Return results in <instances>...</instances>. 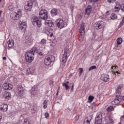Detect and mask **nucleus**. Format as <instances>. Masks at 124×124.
Here are the masks:
<instances>
[{"instance_id": "obj_7", "label": "nucleus", "mask_w": 124, "mask_h": 124, "mask_svg": "<svg viewBox=\"0 0 124 124\" xmlns=\"http://www.w3.org/2000/svg\"><path fill=\"white\" fill-rule=\"evenodd\" d=\"M39 16L41 19L47 20L48 19V11L46 10H41L39 12Z\"/></svg>"}, {"instance_id": "obj_51", "label": "nucleus", "mask_w": 124, "mask_h": 124, "mask_svg": "<svg viewBox=\"0 0 124 124\" xmlns=\"http://www.w3.org/2000/svg\"><path fill=\"white\" fill-rule=\"evenodd\" d=\"M43 108L44 109H46L47 108V105H44Z\"/></svg>"}, {"instance_id": "obj_4", "label": "nucleus", "mask_w": 124, "mask_h": 124, "mask_svg": "<svg viewBox=\"0 0 124 124\" xmlns=\"http://www.w3.org/2000/svg\"><path fill=\"white\" fill-rule=\"evenodd\" d=\"M23 15V12L22 10L19 9L17 11V12H14L11 14L10 17L12 20H18L19 18H21Z\"/></svg>"}, {"instance_id": "obj_20", "label": "nucleus", "mask_w": 124, "mask_h": 124, "mask_svg": "<svg viewBox=\"0 0 124 124\" xmlns=\"http://www.w3.org/2000/svg\"><path fill=\"white\" fill-rule=\"evenodd\" d=\"M92 10L93 9L92 8V6L88 5L85 10V14L86 15H90V14H91V13H92Z\"/></svg>"}, {"instance_id": "obj_16", "label": "nucleus", "mask_w": 124, "mask_h": 124, "mask_svg": "<svg viewBox=\"0 0 124 124\" xmlns=\"http://www.w3.org/2000/svg\"><path fill=\"white\" fill-rule=\"evenodd\" d=\"M0 110L2 112H6L8 110V106L7 104H2L0 105Z\"/></svg>"}, {"instance_id": "obj_3", "label": "nucleus", "mask_w": 124, "mask_h": 124, "mask_svg": "<svg viewBox=\"0 0 124 124\" xmlns=\"http://www.w3.org/2000/svg\"><path fill=\"white\" fill-rule=\"evenodd\" d=\"M31 22L33 25H34L35 27H37L38 28H41V26H42V23L41 22V18H40L39 17H32L31 19Z\"/></svg>"}, {"instance_id": "obj_44", "label": "nucleus", "mask_w": 124, "mask_h": 124, "mask_svg": "<svg viewBox=\"0 0 124 124\" xmlns=\"http://www.w3.org/2000/svg\"><path fill=\"white\" fill-rule=\"evenodd\" d=\"M48 103V102L47 101V100H45L43 102V105H47Z\"/></svg>"}, {"instance_id": "obj_54", "label": "nucleus", "mask_w": 124, "mask_h": 124, "mask_svg": "<svg viewBox=\"0 0 124 124\" xmlns=\"http://www.w3.org/2000/svg\"><path fill=\"white\" fill-rule=\"evenodd\" d=\"M122 120L124 119V115H123V116H121V119L122 120Z\"/></svg>"}, {"instance_id": "obj_42", "label": "nucleus", "mask_w": 124, "mask_h": 124, "mask_svg": "<svg viewBox=\"0 0 124 124\" xmlns=\"http://www.w3.org/2000/svg\"><path fill=\"white\" fill-rule=\"evenodd\" d=\"M116 1V0H108V2H109V3H112V2H115Z\"/></svg>"}, {"instance_id": "obj_36", "label": "nucleus", "mask_w": 124, "mask_h": 124, "mask_svg": "<svg viewBox=\"0 0 124 124\" xmlns=\"http://www.w3.org/2000/svg\"><path fill=\"white\" fill-rule=\"evenodd\" d=\"M27 41L28 43H31L32 42V40L31 37H29L28 39H27Z\"/></svg>"}, {"instance_id": "obj_6", "label": "nucleus", "mask_w": 124, "mask_h": 124, "mask_svg": "<svg viewBox=\"0 0 124 124\" xmlns=\"http://www.w3.org/2000/svg\"><path fill=\"white\" fill-rule=\"evenodd\" d=\"M55 61V56L49 55L46 56L44 60V63L46 65H50L51 62Z\"/></svg>"}, {"instance_id": "obj_32", "label": "nucleus", "mask_w": 124, "mask_h": 124, "mask_svg": "<svg viewBox=\"0 0 124 124\" xmlns=\"http://www.w3.org/2000/svg\"><path fill=\"white\" fill-rule=\"evenodd\" d=\"M110 17L112 20H115L117 19V15H116L115 14H112L111 15Z\"/></svg>"}, {"instance_id": "obj_59", "label": "nucleus", "mask_w": 124, "mask_h": 124, "mask_svg": "<svg viewBox=\"0 0 124 124\" xmlns=\"http://www.w3.org/2000/svg\"><path fill=\"white\" fill-rule=\"evenodd\" d=\"M122 98H123V99L124 100V96H123L122 97Z\"/></svg>"}, {"instance_id": "obj_11", "label": "nucleus", "mask_w": 124, "mask_h": 124, "mask_svg": "<svg viewBox=\"0 0 124 124\" xmlns=\"http://www.w3.org/2000/svg\"><path fill=\"white\" fill-rule=\"evenodd\" d=\"M18 27L19 30H21L22 31H26V29H27V23L20 21L18 23Z\"/></svg>"}, {"instance_id": "obj_15", "label": "nucleus", "mask_w": 124, "mask_h": 124, "mask_svg": "<svg viewBox=\"0 0 124 124\" xmlns=\"http://www.w3.org/2000/svg\"><path fill=\"white\" fill-rule=\"evenodd\" d=\"M3 97L6 100H9L11 98V93L9 92H5L3 93Z\"/></svg>"}, {"instance_id": "obj_1", "label": "nucleus", "mask_w": 124, "mask_h": 124, "mask_svg": "<svg viewBox=\"0 0 124 124\" xmlns=\"http://www.w3.org/2000/svg\"><path fill=\"white\" fill-rule=\"evenodd\" d=\"M36 3H37L36 0H29L27 4L24 6L25 11L26 12L31 11V9H32V5H33V4H36Z\"/></svg>"}, {"instance_id": "obj_58", "label": "nucleus", "mask_w": 124, "mask_h": 124, "mask_svg": "<svg viewBox=\"0 0 124 124\" xmlns=\"http://www.w3.org/2000/svg\"><path fill=\"white\" fill-rule=\"evenodd\" d=\"M56 94H57V95H58V94H59V92H58V91H57V92L56 93Z\"/></svg>"}, {"instance_id": "obj_49", "label": "nucleus", "mask_w": 124, "mask_h": 124, "mask_svg": "<svg viewBox=\"0 0 124 124\" xmlns=\"http://www.w3.org/2000/svg\"><path fill=\"white\" fill-rule=\"evenodd\" d=\"M49 36H50V37H52L53 36V35H54V33H53V32L49 33Z\"/></svg>"}, {"instance_id": "obj_40", "label": "nucleus", "mask_w": 124, "mask_h": 124, "mask_svg": "<svg viewBox=\"0 0 124 124\" xmlns=\"http://www.w3.org/2000/svg\"><path fill=\"white\" fill-rule=\"evenodd\" d=\"M124 25V19H123L122 21L120 22V26L121 27L123 26Z\"/></svg>"}, {"instance_id": "obj_8", "label": "nucleus", "mask_w": 124, "mask_h": 124, "mask_svg": "<svg viewBox=\"0 0 124 124\" xmlns=\"http://www.w3.org/2000/svg\"><path fill=\"white\" fill-rule=\"evenodd\" d=\"M16 93L17 96H20V97L24 96V88L22 86L18 87L16 89Z\"/></svg>"}, {"instance_id": "obj_21", "label": "nucleus", "mask_w": 124, "mask_h": 124, "mask_svg": "<svg viewBox=\"0 0 124 124\" xmlns=\"http://www.w3.org/2000/svg\"><path fill=\"white\" fill-rule=\"evenodd\" d=\"M35 70L32 67H30L27 70V74L30 75L31 74V75H33V74L34 73Z\"/></svg>"}, {"instance_id": "obj_17", "label": "nucleus", "mask_w": 124, "mask_h": 124, "mask_svg": "<svg viewBox=\"0 0 124 124\" xmlns=\"http://www.w3.org/2000/svg\"><path fill=\"white\" fill-rule=\"evenodd\" d=\"M122 101V99H121V96L118 95V93H116V98L114 100L113 102H114L116 105L119 104L120 102Z\"/></svg>"}, {"instance_id": "obj_31", "label": "nucleus", "mask_w": 124, "mask_h": 124, "mask_svg": "<svg viewBox=\"0 0 124 124\" xmlns=\"http://www.w3.org/2000/svg\"><path fill=\"white\" fill-rule=\"evenodd\" d=\"M120 9H121V7L115 6V7L113 9V11L114 12H119Z\"/></svg>"}, {"instance_id": "obj_9", "label": "nucleus", "mask_w": 124, "mask_h": 124, "mask_svg": "<svg viewBox=\"0 0 124 124\" xmlns=\"http://www.w3.org/2000/svg\"><path fill=\"white\" fill-rule=\"evenodd\" d=\"M56 26L59 29L64 28V21L62 19L59 18L56 20Z\"/></svg>"}, {"instance_id": "obj_2", "label": "nucleus", "mask_w": 124, "mask_h": 124, "mask_svg": "<svg viewBox=\"0 0 124 124\" xmlns=\"http://www.w3.org/2000/svg\"><path fill=\"white\" fill-rule=\"evenodd\" d=\"M25 59L27 62L31 63V62H33V60H34V54H33V52L27 51L25 53Z\"/></svg>"}, {"instance_id": "obj_34", "label": "nucleus", "mask_w": 124, "mask_h": 124, "mask_svg": "<svg viewBox=\"0 0 124 124\" xmlns=\"http://www.w3.org/2000/svg\"><path fill=\"white\" fill-rule=\"evenodd\" d=\"M93 69H96V66L95 65H93L91 66L89 68V71H91V70H93Z\"/></svg>"}, {"instance_id": "obj_29", "label": "nucleus", "mask_w": 124, "mask_h": 124, "mask_svg": "<svg viewBox=\"0 0 124 124\" xmlns=\"http://www.w3.org/2000/svg\"><path fill=\"white\" fill-rule=\"evenodd\" d=\"M46 43H47V41L45 39H42L41 42H40L41 45H45Z\"/></svg>"}, {"instance_id": "obj_47", "label": "nucleus", "mask_w": 124, "mask_h": 124, "mask_svg": "<svg viewBox=\"0 0 124 124\" xmlns=\"http://www.w3.org/2000/svg\"><path fill=\"white\" fill-rule=\"evenodd\" d=\"M74 90V84H73L72 86V88L71 89V92H73Z\"/></svg>"}, {"instance_id": "obj_13", "label": "nucleus", "mask_w": 124, "mask_h": 124, "mask_svg": "<svg viewBox=\"0 0 124 124\" xmlns=\"http://www.w3.org/2000/svg\"><path fill=\"white\" fill-rule=\"evenodd\" d=\"M3 89L6 90H12L13 85L9 83H4L2 85Z\"/></svg>"}, {"instance_id": "obj_37", "label": "nucleus", "mask_w": 124, "mask_h": 124, "mask_svg": "<svg viewBox=\"0 0 124 124\" xmlns=\"http://www.w3.org/2000/svg\"><path fill=\"white\" fill-rule=\"evenodd\" d=\"M78 70H79L80 76L82 75V74L83 73V68H79L78 69Z\"/></svg>"}, {"instance_id": "obj_28", "label": "nucleus", "mask_w": 124, "mask_h": 124, "mask_svg": "<svg viewBox=\"0 0 124 124\" xmlns=\"http://www.w3.org/2000/svg\"><path fill=\"white\" fill-rule=\"evenodd\" d=\"M108 112H111L114 111V107L113 106H109L106 108Z\"/></svg>"}, {"instance_id": "obj_48", "label": "nucleus", "mask_w": 124, "mask_h": 124, "mask_svg": "<svg viewBox=\"0 0 124 124\" xmlns=\"http://www.w3.org/2000/svg\"><path fill=\"white\" fill-rule=\"evenodd\" d=\"M116 68H117V66H112L111 67V69H113V70H116Z\"/></svg>"}, {"instance_id": "obj_50", "label": "nucleus", "mask_w": 124, "mask_h": 124, "mask_svg": "<svg viewBox=\"0 0 124 124\" xmlns=\"http://www.w3.org/2000/svg\"><path fill=\"white\" fill-rule=\"evenodd\" d=\"M61 89V86H59L57 89V92L59 93L60 92V89Z\"/></svg>"}, {"instance_id": "obj_23", "label": "nucleus", "mask_w": 124, "mask_h": 124, "mask_svg": "<svg viewBox=\"0 0 124 124\" xmlns=\"http://www.w3.org/2000/svg\"><path fill=\"white\" fill-rule=\"evenodd\" d=\"M92 118L91 117H86L84 121L83 124H90Z\"/></svg>"}, {"instance_id": "obj_19", "label": "nucleus", "mask_w": 124, "mask_h": 124, "mask_svg": "<svg viewBox=\"0 0 124 124\" xmlns=\"http://www.w3.org/2000/svg\"><path fill=\"white\" fill-rule=\"evenodd\" d=\"M67 61V51L64 50V54L62 57V62H66Z\"/></svg>"}, {"instance_id": "obj_10", "label": "nucleus", "mask_w": 124, "mask_h": 124, "mask_svg": "<svg viewBox=\"0 0 124 124\" xmlns=\"http://www.w3.org/2000/svg\"><path fill=\"white\" fill-rule=\"evenodd\" d=\"M95 124H102V114L100 113H98L95 119Z\"/></svg>"}, {"instance_id": "obj_62", "label": "nucleus", "mask_w": 124, "mask_h": 124, "mask_svg": "<svg viewBox=\"0 0 124 124\" xmlns=\"http://www.w3.org/2000/svg\"><path fill=\"white\" fill-rule=\"evenodd\" d=\"M34 95H35V94H33Z\"/></svg>"}, {"instance_id": "obj_41", "label": "nucleus", "mask_w": 124, "mask_h": 124, "mask_svg": "<svg viewBox=\"0 0 124 124\" xmlns=\"http://www.w3.org/2000/svg\"><path fill=\"white\" fill-rule=\"evenodd\" d=\"M121 8L122 11L124 12V3L121 4Z\"/></svg>"}, {"instance_id": "obj_12", "label": "nucleus", "mask_w": 124, "mask_h": 124, "mask_svg": "<svg viewBox=\"0 0 124 124\" xmlns=\"http://www.w3.org/2000/svg\"><path fill=\"white\" fill-rule=\"evenodd\" d=\"M101 80L102 81H103L105 83L108 82L110 80V77H109V75L106 74H102L101 76Z\"/></svg>"}, {"instance_id": "obj_56", "label": "nucleus", "mask_w": 124, "mask_h": 124, "mask_svg": "<svg viewBox=\"0 0 124 124\" xmlns=\"http://www.w3.org/2000/svg\"><path fill=\"white\" fill-rule=\"evenodd\" d=\"M39 55H40L41 56H42V55H43V54L41 52V53H39Z\"/></svg>"}, {"instance_id": "obj_35", "label": "nucleus", "mask_w": 124, "mask_h": 124, "mask_svg": "<svg viewBox=\"0 0 124 124\" xmlns=\"http://www.w3.org/2000/svg\"><path fill=\"white\" fill-rule=\"evenodd\" d=\"M51 46H56V44H57V41H56V40H53L51 43H50Z\"/></svg>"}, {"instance_id": "obj_33", "label": "nucleus", "mask_w": 124, "mask_h": 124, "mask_svg": "<svg viewBox=\"0 0 124 124\" xmlns=\"http://www.w3.org/2000/svg\"><path fill=\"white\" fill-rule=\"evenodd\" d=\"M14 9H15L14 6L13 5H10L9 6V10H10V11H13Z\"/></svg>"}, {"instance_id": "obj_52", "label": "nucleus", "mask_w": 124, "mask_h": 124, "mask_svg": "<svg viewBox=\"0 0 124 124\" xmlns=\"http://www.w3.org/2000/svg\"><path fill=\"white\" fill-rule=\"evenodd\" d=\"M114 73H117V74H121V72H119L118 71H114Z\"/></svg>"}, {"instance_id": "obj_5", "label": "nucleus", "mask_w": 124, "mask_h": 124, "mask_svg": "<svg viewBox=\"0 0 124 124\" xmlns=\"http://www.w3.org/2000/svg\"><path fill=\"white\" fill-rule=\"evenodd\" d=\"M105 28V22L102 21H99L95 23L93 25V29L94 30H100Z\"/></svg>"}, {"instance_id": "obj_60", "label": "nucleus", "mask_w": 124, "mask_h": 124, "mask_svg": "<svg viewBox=\"0 0 124 124\" xmlns=\"http://www.w3.org/2000/svg\"><path fill=\"white\" fill-rule=\"evenodd\" d=\"M118 89H121V87L119 86Z\"/></svg>"}, {"instance_id": "obj_25", "label": "nucleus", "mask_w": 124, "mask_h": 124, "mask_svg": "<svg viewBox=\"0 0 124 124\" xmlns=\"http://www.w3.org/2000/svg\"><path fill=\"white\" fill-rule=\"evenodd\" d=\"M51 14L53 16H56L58 14V10L57 9H52L51 11Z\"/></svg>"}, {"instance_id": "obj_39", "label": "nucleus", "mask_w": 124, "mask_h": 124, "mask_svg": "<svg viewBox=\"0 0 124 124\" xmlns=\"http://www.w3.org/2000/svg\"><path fill=\"white\" fill-rule=\"evenodd\" d=\"M45 116L46 119H49V113L48 112H46L45 114Z\"/></svg>"}, {"instance_id": "obj_30", "label": "nucleus", "mask_w": 124, "mask_h": 124, "mask_svg": "<svg viewBox=\"0 0 124 124\" xmlns=\"http://www.w3.org/2000/svg\"><path fill=\"white\" fill-rule=\"evenodd\" d=\"M29 51L31 53H33V54H34V53H37V49H36L35 47H33L31 50Z\"/></svg>"}, {"instance_id": "obj_53", "label": "nucleus", "mask_w": 124, "mask_h": 124, "mask_svg": "<svg viewBox=\"0 0 124 124\" xmlns=\"http://www.w3.org/2000/svg\"><path fill=\"white\" fill-rule=\"evenodd\" d=\"M2 90V89L1 88V86L0 85V93H1Z\"/></svg>"}, {"instance_id": "obj_38", "label": "nucleus", "mask_w": 124, "mask_h": 124, "mask_svg": "<svg viewBox=\"0 0 124 124\" xmlns=\"http://www.w3.org/2000/svg\"><path fill=\"white\" fill-rule=\"evenodd\" d=\"M98 0H89V2L94 3V2H96V1H98Z\"/></svg>"}, {"instance_id": "obj_22", "label": "nucleus", "mask_w": 124, "mask_h": 124, "mask_svg": "<svg viewBox=\"0 0 124 124\" xmlns=\"http://www.w3.org/2000/svg\"><path fill=\"white\" fill-rule=\"evenodd\" d=\"M8 47L9 48H12L14 46V41L12 39L9 40L8 42Z\"/></svg>"}, {"instance_id": "obj_46", "label": "nucleus", "mask_w": 124, "mask_h": 124, "mask_svg": "<svg viewBox=\"0 0 124 124\" xmlns=\"http://www.w3.org/2000/svg\"><path fill=\"white\" fill-rule=\"evenodd\" d=\"M48 31L49 33H52V32H53V29H50L49 30H48Z\"/></svg>"}, {"instance_id": "obj_26", "label": "nucleus", "mask_w": 124, "mask_h": 124, "mask_svg": "<svg viewBox=\"0 0 124 124\" xmlns=\"http://www.w3.org/2000/svg\"><path fill=\"white\" fill-rule=\"evenodd\" d=\"M93 99H94V96H93V95H90L88 97V102L89 103H92V102H93Z\"/></svg>"}, {"instance_id": "obj_61", "label": "nucleus", "mask_w": 124, "mask_h": 124, "mask_svg": "<svg viewBox=\"0 0 124 124\" xmlns=\"http://www.w3.org/2000/svg\"><path fill=\"white\" fill-rule=\"evenodd\" d=\"M0 2H1V0H0Z\"/></svg>"}, {"instance_id": "obj_18", "label": "nucleus", "mask_w": 124, "mask_h": 124, "mask_svg": "<svg viewBox=\"0 0 124 124\" xmlns=\"http://www.w3.org/2000/svg\"><path fill=\"white\" fill-rule=\"evenodd\" d=\"M45 25L47 27H49V28H52V27H54V22L51 20H46L45 21Z\"/></svg>"}, {"instance_id": "obj_24", "label": "nucleus", "mask_w": 124, "mask_h": 124, "mask_svg": "<svg viewBox=\"0 0 124 124\" xmlns=\"http://www.w3.org/2000/svg\"><path fill=\"white\" fill-rule=\"evenodd\" d=\"M68 84H69V81H66L62 84L63 87H64L66 91L69 90V86L68 85Z\"/></svg>"}, {"instance_id": "obj_57", "label": "nucleus", "mask_w": 124, "mask_h": 124, "mask_svg": "<svg viewBox=\"0 0 124 124\" xmlns=\"http://www.w3.org/2000/svg\"><path fill=\"white\" fill-rule=\"evenodd\" d=\"M1 13H2V11H0V15H1Z\"/></svg>"}, {"instance_id": "obj_45", "label": "nucleus", "mask_w": 124, "mask_h": 124, "mask_svg": "<svg viewBox=\"0 0 124 124\" xmlns=\"http://www.w3.org/2000/svg\"><path fill=\"white\" fill-rule=\"evenodd\" d=\"M92 108H93V107H95V102H93L92 104Z\"/></svg>"}, {"instance_id": "obj_14", "label": "nucleus", "mask_w": 124, "mask_h": 124, "mask_svg": "<svg viewBox=\"0 0 124 124\" xmlns=\"http://www.w3.org/2000/svg\"><path fill=\"white\" fill-rule=\"evenodd\" d=\"M85 23H83L80 25V28L79 29V33H80V35L82 37H84L85 35Z\"/></svg>"}, {"instance_id": "obj_63", "label": "nucleus", "mask_w": 124, "mask_h": 124, "mask_svg": "<svg viewBox=\"0 0 124 124\" xmlns=\"http://www.w3.org/2000/svg\"><path fill=\"white\" fill-rule=\"evenodd\" d=\"M112 72H114V71H112Z\"/></svg>"}, {"instance_id": "obj_55", "label": "nucleus", "mask_w": 124, "mask_h": 124, "mask_svg": "<svg viewBox=\"0 0 124 124\" xmlns=\"http://www.w3.org/2000/svg\"><path fill=\"white\" fill-rule=\"evenodd\" d=\"M3 60H6V57H3Z\"/></svg>"}, {"instance_id": "obj_27", "label": "nucleus", "mask_w": 124, "mask_h": 124, "mask_svg": "<svg viewBox=\"0 0 124 124\" xmlns=\"http://www.w3.org/2000/svg\"><path fill=\"white\" fill-rule=\"evenodd\" d=\"M123 43V38H118L117 39V45H121Z\"/></svg>"}, {"instance_id": "obj_43", "label": "nucleus", "mask_w": 124, "mask_h": 124, "mask_svg": "<svg viewBox=\"0 0 124 124\" xmlns=\"http://www.w3.org/2000/svg\"><path fill=\"white\" fill-rule=\"evenodd\" d=\"M116 3V5L115 6H117V7H121V5H120V2H118V1H116L115 2Z\"/></svg>"}]
</instances>
